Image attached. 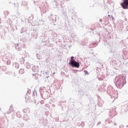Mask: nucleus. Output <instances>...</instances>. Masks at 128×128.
I'll return each mask as SVG.
<instances>
[{
    "instance_id": "obj_1",
    "label": "nucleus",
    "mask_w": 128,
    "mask_h": 128,
    "mask_svg": "<svg viewBox=\"0 0 128 128\" xmlns=\"http://www.w3.org/2000/svg\"><path fill=\"white\" fill-rule=\"evenodd\" d=\"M120 6L124 10H128V0H123V2L120 4Z\"/></svg>"
},
{
    "instance_id": "obj_2",
    "label": "nucleus",
    "mask_w": 128,
    "mask_h": 128,
    "mask_svg": "<svg viewBox=\"0 0 128 128\" xmlns=\"http://www.w3.org/2000/svg\"><path fill=\"white\" fill-rule=\"evenodd\" d=\"M69 64L72 66V67L74 66L75 68H80V63L76 62L75 60H70L69 62Z\"/></svg>"
},
{
    "instance_id": "obj_3",
    "label": "nucleus",
    "mask_w": 128,
    "mask_h": 128,
    "mask_svg": "<svg viewBox=\"0 0 128 128\" xmlns=\"http://www.w3.org/2000/svg\"><path fill=\"white\" fill-rule=\"evenodd\" d=\"M19 74H24V69L21 68L19 70Z\"/></svg>"
},
{
    "instance_id": "obj_4",
    "label": "nucleus",
    "mask_w": 128,
    "mask_h": 128,
    "mask_svg": "<svg viewBox=\"0 0 128 128\" xmlns=\"http://www.w3.org/2000/svg\"><path fill=\"white\" fill-rule=\"evenodd\" d=\"M74 57L72 56V57H71V60H74Z\"/></svg>"
},
{
    "instance_id": "obj_5",
    "label": "nucleus",
    "mask_w": 128,
    "mask_h": 128,
    "mask_svg": "<svg viewBox=\"0 0 128 128\" xmlns=\"http://www.w3.org/2000/svg\"><path fill=\"white\" fill-rule=\"evenodd\" d=\"M84 72H85V74H88V71L84 70Z\"/></svg>"
},
{
    "instance_id": "obj_6",
    "label": "nucleus",
    "mask_w": 128,
    "mask_h": 128,
    "mask_svg": "<svg viewBox=\"0 0 128 128\" xmlns=\"http://www.w3.org/2000/svg\"><path fill=\"white\" fill-rule=\"evenodd\" d=\"M119 86H124V85H118Z\"/></svg>"
},
{
    "instance_id": "obj_7",
    "label": "nucleus",
    "mask_w": 128,
    "mask_h": 128,
    "mask_svg": "<svg viewBox=\"0 0 128 128\" xmlns=\"http://www.w3.org/2000/svg\"><path fill=\"white\" fill-rule=\"evenodd\" d=\"M9 3L10 4V2Z\"/></svg>"
}]
</instances>
